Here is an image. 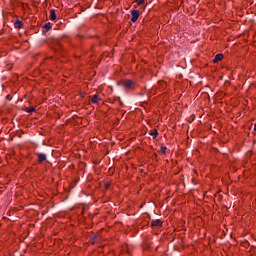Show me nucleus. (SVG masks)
<instances>
[{"instance_id": "nucleus-14", "label": "nucleus", "mask_w": 256, "mask_h": 256, "mask_svg": "<svg viewBox=\"0 0 256 256\" xmlns=\"http://www.w3.org/2000/svg\"><path fill=\"white\" fill-rule=\"evenodd\" d=\"M254 131H256V124L254 125Z\"/></svg>"}, {"instance_id": "nucleus-10", "label": "nucleus", "mask_w": 256, "mask_h": 256, "mask_svg": "<svg viewBox=\"0 0 256 256\" xmlns=\"http://www.w3.org/2000/svg\"><path fill=\"white\" fill-rule=\"evenodd\" d=\"M34 111H35V107H33V106H30V107H28V108L26 109V112H27V113H34Z\"/></svg>"}, {"instance_id": "nucleus-3", "label": "nucleus", "mask_w": 256, "mask_h": 256, "mask_svg": "<svg viewBox=\"0 0 256 256\" xmlns=\"http://www.w3.org/2000/svg\"><path fill=\"white\" fill-rule=\"evenodd\" d=\"M151 226L152 227H162L163 226V222L161 220H153L151 222Z\"/></svg>"}, {"instance_id": "nucleus-6", "label": "nucleus", "mask_w": 256, "mask_h": 256, "mask_svg": "<svg viewBox=\"0 0 256 256\" xmlns=\"http://www.w3.org/2000/svg\"><path fill=\"white\" fill-rule=\"evenodd\" d=\"M219 61H223V54H217L214 57L213 63H219Z\"/></svg>"}, {"instance_id": "nucleus-2", "label": "nucleus", "mask_w": 256, "mask_h": 256, "mask_svg": "<svg viewBox=\"0 0 256 256\" xmlns=\"http://www.w3.org/2000/svg\"><path fill=\"white\" fill-rule=\"evenodd\" d=\"M137 19H139V10H132L131 11V21H132V23H136Z\"/></svg>"}, {"instance_id": "nucleus-12", "label": "nucleus", "mask_w": 256, "mask_h": 256, "mask_svg": "<svg viewBox=\"0 0 256 256\" xmlns=\"http://www.w3.org/2000/svg\"><path fill=\"white\" fill-rule=\"evenodd\" d=\"M160 151L163 153V155H165V153H167V147L161 146Z\"/></svg>"}, {"instance_id": "nucleus-9", "label": "nucleus", "mask_w": 256, "mask_h": 256, "mask_svg": "<svg viewBox=\"0 0 256 256\" xmlns=\"http://www.w3.org/2000/svg\"><path fill=\"white\" fill-rule=\"evenodd\" d=\"M150 135H151V137H153V139H157L159 132L157 131V129H154L150 132Z\"/></svg>"}, {"instance_id": "nucleus-11", "label": "nucleus", "mask_w": 256, "mask_h": 256, "mask_svg": "<svg viewBox=\"0 0 256 256\" xmlns=\"http://www.w3.org/2000/svg\"><path fill=\"white\" fill-rule=\"evenodd\" d=\"M51 23H46L45 25H44V29H46V31H49L50 29H51Z\"/></svg>"}, {"instance_id": "nucleus-8", "label": "nucleus", "mask_w": 256, "mask_h": 256, "mask_svg": "<svg viewBox=\"0 0 256 256\" xmlns=\"http://www.w3.org/2000/svg\"><path fill=\"white\" fill-rule=\"evenodd\" d=\"M14 27L16 29H21L23 28V22H21V20H17L15 23H14Z\"/></svg>"}, {"instance_id": "nucleus-7", "label": "nucleus", "mask_w": 256, "mask_h": 256, "mask_svg": "<svg viewBox=\"0 0 256 256\" xmlns=\"http://www.w3.org/2000/svg\"><path fill=\"white\" fill-rule=\"evenodd\" d=\"M99 101H101V99L99 98L98 95L92 96L91 103H93L94 105H97V103H99Z\"/></svg>"}, {"instance_id": "nucleus-4", "label": "nucleus", "mask_w": 256, "mask_h": 256, "mask_svg": "<svg viewBox=\"0 0 256 256\" xmlns=\"http://www.w3.org/2000/svg\"><path fill=\"white\" fill-rule=\"evenodd\" d=\"M43 161H47V155L43 153L38 154V163H43Z\"/></svg>"}, {"instance_id": "nucleus-13", "label": "nucleus", "mask_w": 256, "mask_h": 256, "mask_svg": "<svg viewBox=\"0 0 256 256\" xmlns=\"http://www.w3.org/2000/svg\"><path fill=\"white\" fill-rule=\"evenodd\" d=\"M138 6H141L145 3V0H136Z\"/></svg>"}, {"instance_id": "nucleus-1", "label": "nucleus", "mask_w": 256, "mask_h": 256, "mask_svg": "<svg viewBox=\"0 0 256 256\" xmlns=\"http://www.w3.org/2000/svg\"><path fill=\"white\" fill-rule=\"evenodd\" d=\"M122 87H124V89H135V82L132 80H124L122 82Z\"/></svg>"}, {"instance_id": "nucleus-5", "label": "nucleus", "mask_w": 256, "mask_h": 256, "mask_svg": "<svg viewBox=\"0 0 256 256\" xmlns=\"http://www.w3.org/2000/svg\"><path fill=\"white\" fill-rule=\"evenodd\" d=\"M57 19V14L54 9L50 10V21H55Z\"/></svg>"}]
</instances>
